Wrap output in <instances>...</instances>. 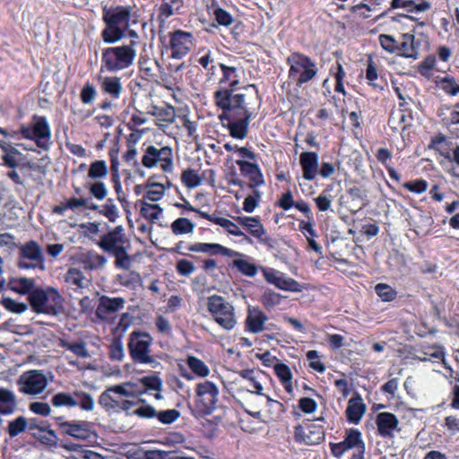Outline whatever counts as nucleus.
<instances>
[{"label":"nucleus","mask_w":459,"mask_h":459,"mask_svg":"<svg viewBox=\"0 0 459 459\" xmlns=\"http://www.w3.org/2000/svg\"><path fill=\"white\" fill-rule=\"evenodd\" d=\"M418 71L423 77L432 80L436 86L449 96L459 94V82L450 74L434 75V72H441L442 69L437 66V61L435 56H428L419 64Z\"/></svg>","instance_id":"f257e3e1"},{"label":"nucleus","mask_w":459,"mask_h":459,"mask_svg":"<svg viewBox=\"0 0 459 459\" xmlns=\"http://www.w3.org/2000/svg\"><path fill=\"white\" fill-rule=\"evenodd\" d=\"M136 56L134 42L129 45L108 48L103 50L102 62L109 72H117L131 66Z\"/></svg>","instance_id":"f03ea898"},{"label":"nucleus","mask_w":459,"mask_h":459,"mask_svg":"<svg viewBox=\"0 0 459 459\" xmlns=\"http://www.w3.org/2000/svg\"><path fill=\"white\" fill-rule=\"evenodd\" d=\"M30 304L36 313L57 315L63 309L61 295L52 288L37 289L29 295Z\"/></svg>","instance_id":"7ed1b4c3"},{"label":"nucleus","mask_w":459,"mask_h":459,"mask_svg":"<svg viewBox=\"0 0 459 459\" xmlns=\"http://www.w3.org/2000/svg\"><path fill=\"white\" fill-rule=\"evenodd\" d=\"M207 309L212 319L223 329L230 331L237 325L235 308L223 297L210 296L207 299Z\"/></svg>","instance_id":"20e7f679"},{"label":"nucleus","mask_w":459,"mask_h":459,"mask_svg":"<svg viewBox=\"0 0 459 459\" xmlns=\"http://www.w3.org/2000/svg\"><path fill=\"white\" fill-rule=\"evenodd\" d=\"M290 65L289 78L298 86L312 80L317 74L316 64L308 56L294 53L287 59Z\"/></svg>","instance_id":"39448f33"},{"label":"nucleus","mask_w":459,"mask_h":459,"mask_svg":"<svg viewBox=\"0 0 459 459\" xmlns=\"http://www.w3.org/2000/svg\"><path fill=\"white\" fill-rule=\"evenodd\" d=\"M152 343V337L149 333L137 331L131 333L127 344L131 359L136 363L157 366L159 363L151 355Z\"/></svg>","instance_id":"423d86ee"},{"label":"nucleus","mask_w":459,"mask_h":459,"mask_svg":"<svg viewBox=\"0 0 459 459\" xmlns=\"http://www.w3.org/2000/svg\"><path fill=\"white\" fill-rule=\"evenodd\" d=\"M22 138L34 141L39 148L47 150L51 143V129L45 117L34 116L31 121L21 126Z\"/></svg>","instance_id":"0eeeda50"},{"label":"nucleus","mask_w":459,"mask_h":459,"mask_svg":"<svg viewBox=\"0 0 459 459\" xmlns=\"http://www.w3.org/2000/svg\"><path fill=\"white\" fill-rule=\"evenodd\" d=\"M218 107L227 110L229 115L237 117H251V113L246 108L245 95L234 93L233 90L221 89L214 93Z\"/></svg>","instance_id":"6e6552de"},{"label":"nucleus","mask_w":459,"mask_h":459,"mask_svg":"<svg viewBox=\"0 0 459 459\" xmlns=\"http://www.w3.org/2000/svg\"><path fill=\"white\" fill-rule=\"evenodd\" d=\"M195 407L200 414H210L216 408L219 388L212 381H204L195 385Z\"/></svg>","instance_id":"1a4fd4ad"},{"label":"nucleus","mask_w":459,"mask_h":459,"mask_svg":"<svg viewBox=\"0 0 459 459\" xmlns=\"http://www.w3.org/2000/svg\"><path fill=\"white\" fill-rule=\"evenodd\" d=\"M49 383L48 376L39 369L25 371L17 379L19 392L33 396L42 394Z\"/></svg>","instance_id":"9d476101"},{"label":"nucleus","mask_w":459,"mask_h":459,"mask_svg":"<svg viewBox=\"0 0 459 459\" xmlns=\"http://www.w3.org/2000/svg\"><path fill=\"white\" fill-rule=\"evenodd\" d=\"M142 164L148 169L159 167L163 172L170 173L174 168L173 151L168 146H149L142 158Z\"/></svg>","instance_id":"9b49d317"},{"label":"nucleus","mask_w":459,"mask_h":459,"mask_svg":"<svg viewBox=\"0 0 459 459\" xmlns=\"http://www.w3.org/2000/svg\"><path fill=\"white\" fill-rule=\"evenodd\" d=\"M330 446L332 454L337 458H341L348 450L356 449L359 453L358 459H362L365 451L362 434L356 429H347L344 439L342 442L331 443Z\"/></svg>","instance_id":"f8f14e48"},{"label":"nucleus","mask_w":459,"mask_h":459,"mask_svg":"<svg viewBox=\"0 0 459 459\" xmlns=\"http://www.w3.org/2000/svg\"><path fill=\"white\" fill-rule=\"evenodd\" d=\"M169 48L171 51L172 58H182L194 47V37L190 32L178 30L174 32H169Z\"/></svg>","instance_id":"ddd939ff"},{"label":"nucleus","mask_w":459,"mask_h":459,"mask_svg":"<svg viewBox=\"0 0 459 459\" xmlns=\"http://www.w3.org/2000/svg\"><path fill=\"white\" fill-rule=\"evenodd\" d=\"M19 265L22 268L45 269L43 254L40 247L35 241L25 243L21 248V260Z\"/></svg>","instance_id":"4468645a"},{"label":"nucleus","mask_w":459,"mask_h":459,"mask_svg":"<svg viewBox=\"0 0 459 459\" xmlns=\"http://www.w3.org/2000/svg\"><path fill=\"white\" fill-rule=\"evenodd\" d=\"M261 272L264 278L270 284L276 288L292 292H300L302 288L300 284L292 278L287 277L283 273L270 267H262Z\"/></svg>","instance_id":"2eb2a0df"},{"label":"nucleus","mask_w":459,"mask_h":459,"mask_svg":"<svg viewBox=\"0 0 459 459\" xmlns=\"http://www.w3.org/2000/svg\"><path fill=\"white\" fill-rule=\"evenodd\" d=\"M59 428L64 434L81 440L95 441L97 435L87 421H61Z\"/></svg>","instance_id":"dca6fc26"},{"label":"nucleus","mask_w":459,"mask_h":459,"mask_svg":"<svg viewBox=\"0 0 459 459\" xmlns=\"http://www.w3.org/2000/svg\"><path fill=\"white\" fill-rule=\"evenodd\" d=\"M294 437L298 443L314 446L321 443L325 438V431L321 426L307 424L295 427Z\"/></svg>","instance_id":"f3484780"},{"label":"nucleus","mask_w":459,"mask_h":459,"mask_svg":"<svg viewBox=\"0 0 459 459\" xmlns=\"http://www.w3.org/2000/svg\"><path fill=\"white\" fill-rule=\"evenodd\" d=\"M126 242V238L124 233V228L122 226H117L107 234L103 235L97 245L103 251L113 254L126 248L124 247Z\"/></svg>","instance_id":"a211bd4d"},{"label":"nucleus","mask_w":459,"mask_h":459,"mask_svg":"<svg viewBox=\"0 0 459 459\" xmlns=\"http://www.w3.org/2000/svg\"><path fill=\"white\" fill-rule=\"evenodd\" d=\"M60 346L65 349L64 354L68 359L70 365L76 366L79 369H84L85 366L79 365L77 360L70 359L68 353H71L78 359H85L90 357V353L86 348V344L81 341L60 340Z\"/></svg>","instance_id":"6ab92c4d"},{"label":"nucleus","mask_w":459,"mask_h":459,"mask_svg":"<svg viewBox=\"0 0 459 459\" xmlns=\"http://www.w3.org/2000/svg\"><path fill=\"white\" fill-rule=\"evenodd\" d=\"M376 424L378 434L383 437H393L400 430L399 420L391 412H379L376 417Z\"/></svg>","instance_id":"aec40b11"},{"label":"nucleus","mask_w":459,"mask_h":459,"mask_svg":"<svg viewBox=\"0 0 459 459\" xmlns=\"http://www.w3.org/2000/svg\"><path fill=\"white\" fill-rule=\"evenodd\" d=\"M267 320V316L260 307L254 306L247 307L245 321V327L247 332L252 333H262L265 329L264 325Z\"/></svg>","instance_id":"412c9836"},{"label":"nucleus","mask_w":459,"mask_h":459,"mask_svg":"<svg viewBox=\"0 0 459 459\" xmlns=\"http://www.w3.org/2000/svg\"><path fill=\"white\" fill-rule=\"evenodd\" d=\"M187 250L195 253H204L210 255H222L225 256H240V253L230 249L217 243H194L187 247Z\"/></svg>","instance_id":"4be33fe9"},{"label":"nucleus","mask_w":459,"mask_h":459,"mask_svg":"<svg viewBox=\"0 0 459 459\" xmlns=\"http://www.w3.org/2000/svg\"><path fill=\"white\" fill-rule=\"evenodd\" d=\"M236 163L238 165L242 175L247 178L250 188H257L264 184V176L256 163L242 160H236Z\"/></svg>","instance_id":"5701e85b"},{"label":"nucleus","mask_w":459,"mask_h":459,"mask_svg":"<svg viewBox=\"0 0 459 459\" xmlns=\"http://www.w3.org/2000/svg\"><path fill=\"white\" fill-rule=\"evenodd\" d=\"M130 6H116L104 11L103 19L106 23L114 24L126 29L129 25V17L131 13Z\"/></svg>","instance_id":"b1692460"},{"label":"nucleus","mask_w":459,"mask_h":459,"mask_svg":"<svg viewBox=\"0 0 459 459\" xmlns=\"http://www.w3.org/2000/svg\"><path fill=\"white\" fill-rule=\"evenodd\" d=\"M235 221L244 227L254 238L264 241L266 230L258 217L238 216Z\"/></svg>","instance_id":"393cba45"},{"label":"nucleus","mask_w":459,"mask_h":459,"mask_svg":"<svg viewBox=\"0 0 459 459\" xmlns=\"http://www.w3.org/2000/svg\"><path fill=\"white\" fill-rule=\"evenodd\" d=\"M169 186V181H168V186H166L163 183L156 182L155 177H151L144 184V194L143 200L150 203L159 202L163 198L167 188Z\"/></svg>","instance_id":"a878e982"},{"label":"nucleus","mask_w":459,"mask_h":459,"mask_svg":"<svg viewBox=\"0 0 459 459\" xmlns=\"http://www.w3.org/2000/svg\"><path fill=\"white\" fill-rule=\"evenodd\" d=\"M148 114L155 117V124L160 127H167L176 118V112L171 106H151Z\"/></svg>","instance_id":"bb28decb"},{"label":"nucleus","mask_w":459,"mask_h":459,"mask_svg":"<svg viewBox=\"0 0 459 459\" xmlns=\"http://www.w3.org/2000/svg\"><path fill=\"white\" fill-rule=\"evenodd\" d=\"M238 375L247 381V388L250 393L265 396L263 394V379L264 375L262 372L255 371V369H243L238 372Z\"/></svg>","instance_id":"cd10ccee"},{"label":"nucleus","mask_w":459,"mask_h":459,"mask_svg":"<svg viewBox=\"0 0 459 459\" xmlns=\"http://www.w3.org/2000/svg\"><path fill=\"white\" fill-rule=\"evenodd\" d=\"M303 178L313 180L318 173V156L316 152H302L299 157Z\"/></svg>","instance_id":"c85d7f7f"},{"label":"nucleus","mask_w":459,"mask_h":459,"mask_svg":"<svg viewBox=\"0 0 459 459\" xmlns=\"http://www.w3.org/2000/svg\"><path fill=\"white\" fill-rule=\"evenodd\" d=\"M124 305L125 300L122 298H108L102 296L99 300L96 314L100 318L106 319L108 314L122 309Z\"/></svg>","instance_id":"c756f323"},{"label":"nucleus","mask_w":459,"mask_h":459,"mask_svg":"<svg viewBox=\"0 0 459 459\" xmlns=\"http://www.w3.org/2000/svg\"><path fill=\"white\" fill-rule=\"evenodd\" d=\"M366 410V404L359 395L351 398L345 411L348 421L351 424H359L363 418Z\"/></svg>","instance_id":"7c9ffc66"},{"label":"nucleus","mask_w":459,"mask_h":459,"mask_svg":"<svg viewBox=\"0 0 459 459\" xmlns=\"http://www.w3.org/2000/svg\"><path fill=\"white\" fill-rule=\"evenodd\" d=\"M98 82L100 83L102 92L109 95L112 99H118L123 91V85L121 79L117 76H98Z\"/></svg>","instance_id":"2f4dec72"},{"label":"nucleus","mask_w":459,"mask_h":459,"mask_svg":"<svg viewBox=\"0 0 459 459\" xmlns=\"http://www.w3.org/2000/svg\"><path fill=\"white\" fill-rule=\"evenodd\" d=\"M79 261L85 270L90 271L102 270L108 264L107 257L93 250L81 254Z\"/></svg>","instance_id":"473e14b6"},{"label":"nucleus","mask_w":459,"mask_h":459,"mask_svg":"<svg viewBox=\"0 0 459 459\" xmlns=\"http://www.w3.org/2000/svg\"><path fill=\"white\" fill-rule=\"evenodd\" d=\"M100 403L107 408H117L121 407L127 409L130 403L126 400H122L120 394L115 392V385L107 388L100 396Z\"/></svg>","instance_id":"72a5a7b5"},{"label":"nucleus","mask_w":459,"mask_h":459,"mask_svg":"<svg viewBox=\"0 0 459 459\" xmlns=\"http://www.w3.org/2000/svg\"><path fill=\"white\" fill-rule=\"evenodd\" d=\"M136 384H139V387L143 390V394L151 391H155L154 397L157 400H161L162 395L160 394L162 389V380L156 374L149 375L140 378Z\"/></svg>","instance_id":"f704fd0d"},{"label":"nucleus","mask_w":459,"mask_h":459,"mask_svg":"<svg viewBox=\"0 0 459 459\" xmlns=\"http://www.w3.org/2000/svg\"><path fill=\"white\" fill-rule=\"evenodd\" d=\"M273 370L285 391L291 394L293 393V384L290 368L286 364L277 361V363L273 365Z\"/></svg>","instance_id":"c9c22d12"},{"label":"nucleus","mask_w":459,"mask_h":459,"mask_svg":"<svg viewBox=\"0 0 459 459\" xmlns=\"http://www.w3.org/2000/svg\"><path fill=\"white\" fill-rule=\"evenodd\" d=\"M17 408L15 394L6 388H0V413L11 414Z\"/></svg>","instance_id":"e433bc0d"},{"label":"nucleus","mask_w":459,"mask_h":459,"mask_svg":"<svg viewBox=\"0 0 459 459\" xmlns=\"http://www.w3.org/2000/svg\"><path fill=\"white\" fill-rule=\"evenodd\" d=\"M202 216L204 218H209L211 221L215 223L216 225H219L220 227L223 228L229 234L234 236V237H246L244 231L240 230L238 222L232 221L227 218L224 217H209L206 213L201 212Z\"/></svg>","instance_id":"4c0bfd02"},{"label":"nucleus","mask_w":459,"mask_h":459,"mask_svg":"<svg viewBox=\"0 0 459 459\" xmlns=\"http://www.w3.org/2000/svg\"><path fill=\"white\" fill-rule=\"evenodd\" d=\"M65 281L74 290L87 288L91 281L84 276L83 273L76 268H71L65 273Z\"/></svg>","instance_id":"58836bf2"},{"label":"nucleus","mask_w":459,"mask_h":459,"mask_svg":"<svg viewBox=\"0 0 459 459\" xmlns=\"http://www.w3.org/2000/svg\"><path fill=\"white\" fill-rule=\"evenodd\" d=\"M429 149L438 152L446 160L452 161L451 143L442 135L432 138Z\"/></svg>","instance_id":"ea45409f"},{"label":"nucleus","mask_w":459,"mask_h":459,"mask_svg":"<svg viewBox=\"0 0 459 459\" xmlns=\"http://www.w3.org/2000/svg\"><path fill=\"white\" fill-rule=\"evenodd\" d=\"M220 66L223 72V77L220 81L221 89H227V87H230L232 90L239 84V74L236 67L228 66L223 64H221Z\"/></svg>","instance_id":"a19ab883"},{"label":"nucleus","mask_w":459,"mask_h":459,"mask_svg":"<svg viewBox=\"0 0 459 459\" xmlns=\"http://www.w3.org/2000/svg\"><path fill=\"white\" fill-rule=\"evenodd\" d=\"M396 51L404 57L416 59L418 57V52L414 47V36L409 33L403 34L402 36V41L398 43Z\"/></svg>","instance_id":"79ce46f5"},{"label":"nucleus","mask_w":459,"mask_h":459,"mask_svg":"<svg viewBox=\"0 0 459 459\" xmlns=\"http://www.w3.org/2000/svg\"><path fill=\"white\" fill-rule=\"evenodd\" d=\"M140 214L146 220L156 222L163 215V209L157 204H152L145 200L141 201Z\"/></svg>","instance_id":"37998d69"},{"label":"nucleus","mask_w":459,"mask_h":459,"mask_svg":"<svg viewBox=\"0 0 459 459\" xmlns=\"http://www.w3.org/2000/svg\"><path fill=\"white\" fill-rule=\"evenodd\" d=\"M393 8H403L411 13H422L430 9V4L427 1L416 3L413 0H392Z\"/></svg>","instance_id":"c03bdc74"},{"label":"nucleus","mask_w":459,"mask_h":459,"mask_svg":"<svg viewBox=\"0 0 459 459\" xmlns=\"http://www.w3.org/2000/svg\"><path fill=\"white\" fill-rule=\"evenodd\" d=\"M108 168L105 160H97L92 161L88 169L87 179L89 181L102 180L108 176Z\"/></svg>","instance_id":"a18cd8bd"},{"label":"nucleus","mask_w":459,"mask_h":459,"mask_svg":"<svg viewBox=\"0 0 459 459\" xmlns=\"http://www.w3.org/2000/svg\"><path fill=\"white\" fill-rule=\"evenodd\" d=\"M240 256L233 260V266L236 267L242 274L254 277L258 272V267L251 262L250 258H247L245 255L240 253Z\"/></svg>","instance_id":"49530a36"},{"label":"nucleus","mask_w":459,"mask_h":459,"mask_svg":"<svg viewBox=\"0 0 459 459\" xmlns=\"http://www.w3.org/2000/svg\"><path fill=\"white\" fill-rule=\"evenodd\" d=\"M115 392L120 394L122 400L125 398L137 397L143 394V390L139 387V384L135 382H125L115 385Z\"/></svg>","instance_id":"de8ad7c7"},{"label":"nucleus","mask_w":459,"mask_h":459,"mask_svg":"<svg viewBox=\"0 0 459 459\" xmlns=\"http://www.w3.org/2000/svg\"><path fill=\"white\" fill-rule=\"evenodd\" d=\"M182 6L183 0H163L160 7L159 19L164 22L166 19L178 13Z\"/></svg>","instance_id":"09e8293b"},{"label":"nucleus","mask_w":459,"mask_h":459,"mask_svg":"<svg viewBox=\"0 0 459 459\" xmlns=\"http://www.w3.org/2000/svg\"><path fill=\"white\" fill-rule=\"evenodd\" d=\"M27 426L29 427V429L30 431H32V434L34 436L38 435V433L36 432V430H38L39 432H41L44 434V436H41V437L46 438L47 441H48V442H55V440L56 439V436L54 430L49 429L48 425L46 422L39 423L38 420L31 419L28 422Z\"/></svg>","instance_id":"8fccbe9b"},{"label":"nucleus","mask_w":459,"mask_h":459,"mask_svg":"<svg viewBox=\"0 0 459 459\" xmlns=\"http://www.w3.org/2000/svg\"><path fill=\"white\" fill-rule=\"evenodd\" d=\"M250 118L238 117V120L229 123L230 135L237 139H244L247 133V125Z\"/></svg>","instance_id":"3c124183"},{"label":"nucleus","mask_w":459,"mask_h":459,"mask_svg":"<svg viewBox=\"0 0 459 459\" xmlns=\"http://www.w3.org/2000/svg\"><path fill=\"white\" fill-rule=\"evenodd\" d=\"M0 148L4 152L3 160L4 163L10 168H15L18 165L17 156L20 154L19 151L10 143L3 141H0Z\"/></svg>","instance_id":"603ef678"},{"label":"nucleus","mask_w":459,"mask_h":459,"mask_svg":"<svg viewBox=\"0 0 459 459\" xmlns=\"http://www.w3.org/2000/svg\"><path fill=\"white\" fill-rule=\"evenodd\" d=\"M186 365L189 367L191 371L200 377H206L210 374L208 366L200 359L195 356H187Z\"/></svg>","instance_id":"864d4df0"},{"label":"nucleus","mask_w":459,"mask_h":459,"mask_svg":"<svg viewBox=\"0 0 459 459\" xmlns=\"http://www.w3.org/2000/svg\"><path fill=\"white\" fill-rule=\"evenodd\" d=\"M194 229L195 224L186 218H178L171 223V231L175 235L190 234Z\"/></svg>","instance_id":"5fc2aeb1"},{"label":"nucleus","mask_w":459,"mask_h":459,"mask_svg":"<svg viewBox=\"0 0 459 459\" xmlns=\"http://www.w3.org/2000/svg\"><path fill=\"white\" fill-rule=\"evenodd\" d=\"M125 30L119 26L107 23V27L102 32V38L107 43L117 42L123 38Z\"/></svg>","instance_id":"6e6d98bb"},{"label":"nucleus","mask_w":459,"mask_h":459,"mask_svg":"<svg viewBox=\"0 0 459 459\" xmlns=\"http://www.w3.org/2000/svg\"><path fill=\"white\" fill-rule=\"evenodd\" d=\"M52 404L56 407H75L78 405V401L76 400V397L74 394L61 392L57 393L52 397Z\"/></svg>","instance_id":"4d7b16f0"},{"label":"nucleus","mask_w":459,"mask_h":459,"mask_svg":"<svg viewBox=\"0 0 459 459\" xmlns=\"http://www.w3.org/2000/svg\"><path fill=\"white\" fill-rule=\"evenodd\" d=\"M9 287L14 292L24 294L33 287V281L24 277H16L9 281Z\"/></svg>","instance_id":"13d9d810"},{"label":"nucleus","mask_w":459,"mask_h":459,"mask_svg":"<svg viewBox=\"0 0 459 459\" xmlns=\"http://www.w3.org/2000/svg\"><path fill=\"white\" fill-rule=\"evenodd\" d=\"M129 459H162L163 454L160 451H145L141 447H134L128 451Z\"/></svg>","instance_id":"bf43d9fd"},{"label":"nucleus","mask_w":459,"mask_h":459,"mask_svg":"<svg viewBox=\"0 0 459 459\" xmlns=\"http://www.w3.org/2000/svg\"><path fill=\"white\" fill-rule=\"evenodd\" d=\"M87 188L91 195L99 201L104 200L108 195V188L101 180L88 181Z\"/></svg>","instance_id":"052dcab7"},{"label":"nucleus","mask_w":459,"mask_h":459,"mask_svg":"<svg viewBox=\"0 0 459 459\" xmlns=\"http://www.w3.org/2000/svg\"><path fill=\"white\" fill-rule=\"evenodd\" d=\"M181 180L187 188H195L202 184V178L192 169H186L181 174Z\"/></svg>","instance_id":"680f3d73"},{"label":"nucleus","mask_w":459,"mask_h":459,"mask_svg":"<svg viewBox=\"0 0 459 459\" xmlns=\"http://www.w3.org/2000/svg\"><path fill=\"white\" fill-rule=\"evenodd\" d=\"M252 194L247 195L243 203V210L247 213H252L258 207L262 194L257 188H251Z\"/></svg>","instance_id":"e2e57ef3"},{"label":"nucleus","mask_w":459,"mask_h":459,"mask_svg":"<svg viewBox=\"0 0 459 459\" xmlns=\"http://www.w3.org/2000/svg\"><path fill=\"white\" fill-rule=\"evenodd\" d=\"M117 281L126 287L135 288L141 283V276L139 273L128 270L124 273L118 274Z\"/></svg>","instance_id":"0e129e2a"},{"label":"nucleus","mask_w":459,"mask_h":459,"mask_svg":"<svg viewBox=\"0 0 459 459\" xmlns=\"http://www.w3.org/2000/svg\"><path fill=\"white\" fill-rule=\"evenodd\" d=\"M100 213L111 222H115L119 217V210L112 199L100 206Z\"/></svg>","instance_id":"69168bd1"},{"label":"nucleus","mask_w":459,"mask_h":459,"mask_svg":"<svg viewBox=\"0 0 459 459\" xmlns=\"http://www.w3.org/2000/svg\"><path fill=\"white\" fill-rule=\"evenodd\" d=\"M424 356L420 358L422 361H438L441 360L445 363V352L442 347L433 346L429 347L424 351Z\"/></svg>","instance_id":"338daca9"},{"label":"nucleus","mask_w":459,"mask_h":459,"mask_svg":"<svg viewBox=\"0 0 459 459\" xmlns=\"http://www.w3.org/2000/svg\"><path fill=\"white\" fill-rule=\"evenodd\" d=\"M281 299L282 296L281 294L271 290H265L261 297V302L267 309L280 305Z\"/></svg>","instance_id":"774afa93"}]
</instances>
